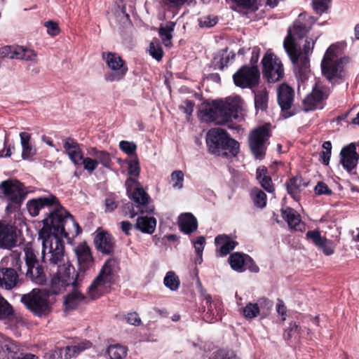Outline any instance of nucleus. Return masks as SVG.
<instances>
[{"mask_svg":"<svg viewBox=\"0 0 359 359\" xmlns=\"http://www.w3.org/2000/svg\"><path fill=\"white\" fill-rule=\"evenodd\" d=\"M294 98L293 89L287 84H281L278 88V101L281 109L290 108Z\"/></svg>","mask_w":359,"mask_h":359,"instance_id":"obj_30","label":"nucleus"},{"mask_svg":"<svg viewBox=\"0 0 359 359\" xmlns=\"http://www.w3.org/2000/svg\"><path fill=\"white\" fill-rule=\"evenodd\" d=\"M262 64L264 76L269 82H276L283 76L284 70L281 61L271 52L266 53Z\"/></svg>","mask_w":359,"mask_h":359,"instance_id":"obj_10","label":"nucleus"},{"mask_svg":"<svg viewBox=\"0 0 359 359\" xmlns=\"http://www.w3.org/2000/svg\"><path fill=\"white\" fill-rule=\"evenodd\" d=\"M18 282V274L15 269L2 267L0 269V286L6 290L13 288Z\"/></svg>","mask_w":359,"mask_h":359,"instance_id":"obj_26","label":"nucleus"},{"mask_svg":"<svg viewBox=\"0 0 359 359\" xmlns=\"http://www.w3.org/2000/svg\"><path fill=\"white\" fill-rule=\"evenodd\" d=\"M306 237L320 249L325 255L329 256L334 253V245L333 242L322 236L319 231H309L306 234Z\"/></svg>","mask_w":359,"mask_h":359,"instance_id":"obj_20","label":"nucleus"},{"mask_svg":"<svg viewBox=\"0 0 359 359\" xmlns=\"http://www.w3.org/2000/svg\"><path fill=\"white\" fill-rule=\"evenodd\" d=\"M330 0H313V6L315 11L318 14L325 13L327 8Z\"/></svg>","mask_w":359,"mask_h":359,"instance_id":"obj_53","label":"nucleus"},{"mask_svg":"<svg viewBox=\"0 0 359 359\" xmlns=\"http://www.w3.org/2000/svg\"><path fill=\"white\" fill-rule=\"evenodd\" d=\"M116 264L108 259L102 267L97 276L88 287V294L91 299H96L109 292L116 280Z\"/></svg>","mask_w":359,"mask_h":359,"instance_id":"obj_7","label":"nucleus"},{"mask_svg":"<svg viewBox=\"0 0 359 359\" xmlns=\"http://www.w3.org/2000/svg\"><path fill=\"white\" fill-rule=\"evenodd\" d=\"M215 242L219 248V252L221 256H226L231 250H233L238 243L232 240L230 237L226 235H219L215 239Z\"/></svg>","mask_w":359,"mask_h":359,"instance_id":"obj_33","label":"nucleus"},{"mask_svg":"<svg viewBox=\"0 0 359 359\" xmlns=\"http://www.w3.org/2000/svg\"><path fill=\"white\" fill-rule=\"evenodd\" d=\"M315 191L317 194H331V190L327 187V186L323 182H318L315 187Z\"/></svg>","mask_w":359,"mask_h":359,"instance_id":"obj_62","label":"nucleus"},{"mask_svg":"<svg viewBox=\"0 0 359 359\" xmlns=\"http://www.w3.org/2000/svg\"><path fill=\"white\" fill-rule=\"evenodd\" d=\"M281 212L283 217L291 229L300 231L304 229V224L302 222L300 215L294 209L283 208Z\"/></svg>","mask_w":359,"mask_h":359,"instance_id":"obj_28","label":"nucleus"},{"mask_svg":"<svg viewBox=\"0 0 359 359\" xmlns=\"http://www.w3.org/2000/svg\"><path fill=\"white\" fill-rule=\"evenodd\" d=\"M221 150H228L232 156H236L239 151V143L227 135Z\"/></svg>","mask_w":359,"mask_h":359,"instance_id":"obj_47","label":"nucleus"},{"mask_svg":"<svg viewBox=\"0 0 359 359\" xmlns=\"http://www.w3.org/2000/svg\"><path fill=\"white\" fill-rule=\"evenodd\" d=\"M163 284L170 290L176 291L180 287V280L174 271H169L164 277Z\"/></svg>","mask_w":359,"mask_h":359,"instance_id":"obj_42","label":"nucleus"},{"mask_svg":"<svg viewBox=\"0 0 359 359\" xmlns=\"http://www.w3.org/2000/svg\"><path fill=\"white\" fill-rule=\"evenodd\" d=\"M94 243L98 251L104 255H109L114 249V239L106 231H97L94 238Z\"/></svg>","mask_w":359,"mask_h":359,"instance_id":"obj_19","label":"nucleus"},{"mask_svg":"<svg viewBox=\"0 0 359 359\" xmlns=\"http://www.w3.org/2000/svg\"><path fill=\"white\" fill-rule=\"evenodd\" d=\"M269 137V130L266 126L258 127L250 133L249 145L256 158L261 159L264 156Z\"/></svg>","mask_w":359,"mask_h":359,"instance_id":"obj_9","label":"nucleus"},{"mask_svg":"<svg viewBox=\"0 0 359 359\" xmlns=\"http://www.w3.org/2000/svg\"><path fill=\"white\" fill-rule=\"evenodd\" d=\"M13 315L11 305L0 294V320L9 319Z\"/></svg>","mask_w":359,"mask_h":359,"instance_id":"obj_46","label":"nucleus"},{"mask_svg":"<svg viewBox=\"0 0 359 359\" xmlns=\"http://www.w3.org/2000/svg\"><path fill=\"white\" fill-rule=\"evenodd\" d=\"M156 226V219L154 217H139L135 227L144 233L151 234Z\"/></svg>","mask_w":359,"mask_h":359,"instance_id":"obj_34","label":"nucleus"},{"mask_svg":"<svg viewBox=\"0 0 359 359\" xmlns=\"http://www.w3.org/2000/svg\"><path fill=\"white\" fill-rule=\"evenodd\" d=\"M17 237L15 229L0 221V248L11 249L16 245Z\"/></svg>","mask_w":359,"mask_h":359,"instance_id":"obj_18","label":"nucleus"},{"mask_svg":"<svg viewBox=\"0 0 359 359\" xmlns=\"http://www.w3.org/2000/svg\"><path fill=\"white\" fill-rule=\"evenodd\" d=\"M184 174L182 170H175L171 173L170 181L174 189H181L183 187Z\"/></svg>","mask_w":359,"mask_h":359,"instance_id":"obj_48","label":"nucleus"},{"mask_svg":"<svg viewBox=\"0 0 359 359\" xmlns=\"http://www.w3.org/2000/svg\"><path fill=\"white\" fill-rule=\"evenodd\" d=\"M119 148L123 152L128 155H133L136 151L137 146L133 142L123 140L119 142Z\"/></svg>","mask_w":359,"mask_h":359,"instance_id":"obj_52","label":"nucleus"},{"mask_svg":"<svg viewBox=\"0 0 359 359\" xmlns=\"http://www.w3.org/2000/svg\"><path fill=\"white\" fill-rule=\"evenodd\" d=\"M26 275L32 282L38 285H43L46 281V276L43 268L39 264L27 268Z\"/></svg>","mask_w":359,"mask_h":359,"instance_id":"obj_36","label":"nucleus"},{"mask_svg":"<svg viewBox=\"0 0 359 359\" xmlns=\"http://www.w3.org/2000/svg\"><path fill=\"white\" fill-rule=\"evenodd\" d=\"M178 224L180 230L186 234H190L196 231L198 228L196 217L189 212L181 214L178 218Z\"/></svg>","mask_w":359,"mask_h":359,"instance_id":"obj_31","label":"nucleus"},{"mask_svg":"<svg viewBox=\"0 0 359 359\" xmlns=\"http://www.w3.org/2000/svg\"><path fill=\"white\" fill-rule=\"evenodd\" d=\"M44 26L47 28V32L52 36H55L59 34L60 29L57 23L53 21H47L44 23Z\"/></svg>","mask_w":359,"mask_h":359,"instance_id":"obj_57","label":"nucleus"},{"mask_svg":"<svg viewBox=\"0 0 359 359\" xmlns=\"http://www.w3.org/2000/svg\"><path fill=\"white\" fill-rule=\"evenodd\" d=\"M20 137L22 148V157L23 159H28L35 154V149L29 143L30 135L27 133L22 132L20 133Z\"/></svg>","mask_w":359,"mask_h":359,"instance_id":"obj_38","label":"nucleus"},{"mask_svg":"<svg viewBox=\"0 0 359 359\" xmlns=\"http://www.w3.org/2000/svg\"><path fill=\"white\" fill-rule=\"evenodd\" d=\"M53 208V210L43 220V226L39 235L68 238L69 233L76 236L81 232L79 224L59 201Z\"/></svg>","mask_w":359,"mask_h":359,"instance_id":"obj_4","label":"nucleus"},{"mask_svg":"<svg viewBox=\"0 0 359 359\" xmlns=\"http://www.w3.org/2000/svg\"><path fill=\"white\" fill-rule=\"evenodd\" d=\"M58 199L53 194L33 198L27 201V208L30 215L37 216L41 209L45 208H53L57 204Z\"/></svg>","mask_w":359,"mask_h":359,"instance_id":"obj_15","label":"nucleus"},{"mask_svg":"<svg viewBox=\"0 0 359 359\" xmlns=\"http://www.w3.org/2000/svg\"><path fill=\"white\" fill-rule=\"evenodd\" d=\"M315 22L316 19L313 17L305 13H300L292 27L289 28L287 36L283 43L284 48L294 65L295 75L302 83L309 79L310 66L309 56L313 52L315 41L318 36L314 38L306 37L302 50L297 41H301L306 36Z\"/></svg>","mask_w":359,"mask_h":359,"instance_id":"obj_1","label":"nucleus"},{"mask_svg":"<svg viewBox=\"0 0 359 359\" xmlns=\"http://www.w3.org/2000/svg\"><path fill=\"white\" fill-rule=\"evenodd\" d=\"M128 349L118 344L109 345L105 351L107 359H123L126 356Z\"/></svg>","mask_w":359,"mask_h":359,"instance_id":"obj_37","label":"nucleus"},{"mask_svg":"<svg viewBox=\"0 0 359 359\" xmlns=\"http://www.w3.org/2000/svg\"><path fill=\"white\" fill-rule=\"evenodd\" d=\"M92 343L90 341L83 339L72 342L64 348L65 359H69L77 357L81 353L90 348Z\"/></svg>","mask_w":359,"mask_h":359,"instance_id":"obj_29","label":"nucleus"},{"mask_svg":"<svg viewBox=\"0 0 359 359\" xmlns=\"http://www.w3.org/2000/svg\"><path fill=\"white\" fill-rule=\"evenodd\" d=\"M336 49L333 46H330L321 62L322 72L330 81L339 76L341 69V61L336 55Z\"/></svg>","mask_w":359,"mask_h":359,"instance_id":"obj_11","label":"nucleus"},{"mask_svg":"<svg viewBox=\"0 0 359 359\" xmlns=\"http://www.w3.org/2000/svg\"><path fill=\"white\" fill-rule=\"evenodd\" d=\"M226 131L222 128H212L207 134L206 142L211 153L220 155L221 147L227 137Z\"/></svg>","mask_w":359,"mask_h":359,"instance_id":"obj_16","label":"nucleus"},{"mask_svg":"<svg viewBox=\"0 0 359 359\" xmlns=\"http://www.w3.org/2000/svg\"><path fill=\"white\" fill-rule=\"evenodd\" d=\"M301 332V327L296 323L290 324L289 327L285 330L284 337L286 339H290L294 336L299 335Z\"/></svg>","mask_w":359,"mask_h":359,"instance_id":"obj_55","label":"nucleus"},{"mask_svg":"<svg viewBox=\"0 0 359 359\" xmlns=\"http://www.w3.org/2000/svg\"><path fill=\"white\" fill-rule=\"evenodd\" d=\"M272 304L265 298L259 299L257 303H248L245 306L240 309V313L246 319H253L260 314L261 309L263 306L271 307Z\"/></svg>","mask_w":359,"mask_h":359,"instance_id":"obj_23","label":"nucleus"},{"mask_svg":"<svg viewBox=\"0 0 359 359\" xmlns=\"http://www.w3.org/2000/svg\"><path fill=\"white\" fill-rule=\"evenodd\" d=\"M149 53L152 56V57L158 61L162 59L163 52L158 40H153L150 43L149 47Z\"/></svg>","mask_w":359,"mask_h":359,"instance_id":"obj_49","label":"nucleus"},{"mask_svg":"<svg viewBox=\"0 0 359 359\" xmlns=\"http://www.w3.org/2000/svg\"><path fill=\"white\" fill-rule=\"evenodd\" d=\"M307 186V182H304L300 176H295L289 180L286 183L288 194L298 201L299 193Z\"/></svg>","mask_w":359,"mask_h":359,"instance_id":"obj_32","label":"nucleus"},{"mask_svg":"<svg viewBox=\"0 0 359 359\" xmlns=\"http://www.w3.org/2000/svg\"><path fill=\"white\" fill-rule=\"evenodd\" d=\"M193 243L196 255L203 254L205 243V238L203 236H199L193 242Z\"/></svg>","mask_w":359,"mask_h":359,"instance_id":"obj_61","label":"nucleus"},{"mask_svg":"<svg viewBox=\"0 0 359 359\" xmlns=\"http://www.w3.org/2000/svg\"><path fill=\"white\" fill-rule=\"evenodd\" d=\"M124 319L127 323L135 326L140 325L142 322L138 314L135 312L128 313L125 316Z\"/></svg>","mask_w":359,"mask_h":359,"instance_id":"obj_59","label":"nucleus"},{"mask_svg":"<svg viewBox=\"0 0 359 359\" xmlns=\"http://www.w3.org/2000/svg\"><path fill=\"white\" fill-rule=\"evenodd\" d=\"M194 107V103L192 101L185 100L183 104L180 107V109H182L187 115L190 116L193 112Z\"/></svg>","mask_w":359,"mask_h":359,"instance_id":"obj_63","label":"nucleus"},{"mask_svg":"<svg viewBox=\"0 0 359 359\" xmlns=\"http://www.w3.org/2000/svg\"><path fill=\"white\" fill-rule=\"evenodd\" d=\"M81 164L83 166V169L89 173L93 172L97 168L96 161L93 157L90 156L88 157H83Z\"/></svg>","mask_w":359,"mask_h":359,"instance_id":"obj_51","label":"nucleus"},{"mask_svg":"<svg viewBox=\"0 0 359 359\" xmlns=\"http://www.w3.org/2000/svg\"><path fill=\"white\" fill-rule=\"evenodd\" d=\"M188 0H162L163 4L170 8H180Z\"/></svg>","mask_w":359,"mask_h":359,"instance_id":"obj_60","label":"nucleus"},{"mask_svg":"<svg viewBox=\"0 0 359 359\" xmlns=\"http://www.w3.org/2000/svg\"><path fill=\"white\" fill-rule=\"evenodd\" d=\"M62 270L65 271L62 279H60L59 275L53 276L50 280L49 289H34L22 296L21 302L34 316L39 318L48 316L53 310L50 296L57 294L64 291L67 286L75 284L76 271L69 266L62 268Z\"/></svg>","mask_w":359,"mask_h":359,"instance_id":"obj_2","label":"nucleus"},{"mask_svg":"<svg viewBox=\"0 0 359 359\" xmlns=\"http://www.w3.org/2000/svg\"><path fill=\"white\" fill-rule=\"evenodd\" d=\"M243 100L238 95L230 96L225 100L213 102L212 104L206 109L208 119L216 124L223 125L232 118H237L242 109Z\"/></svg>","mask_w":359,"mask_h":359,"instance_id":"obj_6","label":"nucleus"},{"mask_svg":"<svg viewBox=\"0 0 359 359\" xmlns=\"http://www.w3.org/2000/svg\"><path fill=\"white\" fill-rule=\"evenodd\" d=\"M20 253L18 251H13L8 256L5 257L2 261L1 264L10 265V267L15 268L20 270L21 268Z\"/></svg>","mask_w":359,"mask_h":359,"instance_id":"obj_43","label":"nucleus"},{"mask_svg":"<svg viewBox=\"0 0 359 359\" xmlns=\"http://www.w3.org/2000/svg\"><path fill=\"white\" fill-rule=\"evenodd\" d=\"M256 178L260 185L268 192L274 191L273 184L271 177L268 175L267 169L264 166H259L257 169Z\"/></svg>","mask_w":359,"mask_h":359,"instance_id":"obj_35","label":"nucleus"},{"mask_svg":"<svg viewBox=\"0 0 359 359\" xmlns=\"http://www.w3.org/2000/svg\"><path fill=\"white\" fill-rule=\"evenodd\" d=\"M74 252L77 257L80 269L86 271L93 266L94 261L90 249L86 243L78 245L75 248Z\"/></svg>","mask_w":359,"mask_h":359,"instance_id":"obj_22","label":"nucleus"},{"mask_svg":"<svg viewBox=\"0 0 359 359\" xmlns=\"http://www.w3.org/2000/svg\"><path fill=\"white\" fill-rule=\"evenodd\" d=\"M16 47L4 46L0 49V57H9L10 59H15Z\"/></svg>","mask_w":359,"mask_h":359,"instance_id":"obj_58","label":"nucleus"},{"mask_svg":"<svg viewBox=\"0 0 359 359\" xmlns=\"http://www.w3.org/2000/svg\"><path fill=\"white\" fill-rule=\"evenodd\" d=\"M251 198L255 206L263 208L266 205V195L259 189H253L250 192Z\"/></svg>","mask_w":359,"mask_h":359,"instance_id":"obj_45","label":"nucleus"},{"mask_svg":"<svg viewBox=\"0 0 359 359\" xmlns=\"http://www.w3.org/2000/svg\"><path fill=\"white\" fill-rule=\"evenodd\" d=\"M102 60L105 62L110 72L104 75V79L109 82L119 81L124 79L128 68L126 61L120 55L115 53H103Z\"/></svg>","mask_w":359,"mask_h":359,"instance_id":"obj_8","label":"nucleus"},{"mask_svg":"<svg viewBox=\"0 0 359 359\" xmlns=\"http://www.w3.org/2000/svg\"><path fill=\"white\" fill-rule=\"evenodd\" d=\"M175 23L173 22H168L164 26H161L159 29V36L165 46L171 45L172 38V32L174 30Z\"/></svg>","mask_w":359,"mask_h":359,"instance_id":"obj_41","label":"nucleus"},{"mask_svg":"<svg viewBox=\"0 0 359 359\" xmlns=\"http://www.w3.org/2000/svg\"><path fill=\"white\" fill-rule=\"evenodd\" d=\"M229 262L233 270L241 273L245 271L247 268H250L253 260L246 254L234 252L229 257Z\"/></svg>","mask_w":359,"mask_h":359,"instance_id":"obj_24","label":"nucleus"},{"mask_svg":"<svg viewBox=\"0 0 359 359\" xmlns=\"http://www.w3.org/2000/svg\"><path fill=\"white\" fill-rule=\"evenodd\" d=\"M45 359H65L64 348H57L46 352L44 355Z\"/></svg>","mask_w":359,"mask_h":359,"instance_id":"obj_54","label":"nucleus"},{"mask_svg":"<svg viewBox=\"0 0 359 359\" xmlns=\"http://www.w3.org/2000/svg\"><path fill=\"white\" fill-rule=\"evenodd\" d=\"M0 189L10 201L15 203L22 202L28 193L30 192V190L16 180H10L1 182Z\"/></svg>","mask_w":359,"mask_h":359,"instance_id":"obj_13","label":"nucleus"},{"mask_svg":"<svg viewBox=\"0 0 359 359\" xmlns=\"http://www.w3.org/2000/svg\"><path fill=\"white\" fill-rule=\"evenodd\" d=\"M20 348L18 341L0 334V359H17Z\"/></svg>","mask_w":359,"mask_h":359,"instance_id":"obj_17","label":"nucleus"},{"mask_svg":"<svg viewBox=\"0 0 359 359\" xmlns=\"http://www.w3.org/2000/svg\"><path fill=\"white\" fill-rule=\"evenodd\" d=\"M217 22V18L213 15H207L201 17L199 19V25L201 27H211Z\"/></svg>","mask_w":359,"mask_h":359,"instance_id":"obj_56","label":"nucleus"},{"mask_svg":"<svg viewBox=\"0 0 359 359\" xmlns=\"http://www.w3.org/2000/svg\"><path fill=\"white\" fill-rule=\"evenodd\" d=\"M15 60H21L35 62L37 53L32 49L23 46H17L15 50Z\"/></svg>","mask_w":359,"mask_h":359,"instance_id":"obj_39","label":"nucleus"},{"mask_svg":"<svg viewBox=\"0 0 359 359\" xmlns=\"http://www.w3.org/2000/svg\"><path fill=\"white\" fill-rule=\"evenodd\" d=\"M65 237H57L54 235L45 236L39 235V238L42 241V259L43 262L48 265L57 266V272L54 276H60V279L65 274V271L62 270L63 267H74L69 262H65Z\"/></svg>","mask_w":359,"mask_h":359,"instance_id":"obj_5","label":"nucleus"},{"mask_svg":"<svg viewBox=\"0 0 359 359\" xmlns=\"http://www.w3.org/2000/svg\"><path fill=\"white\" fill-rule=\"evenodd\" d=\"M87 154L93 157L97 162V165H101L107 170H111L112 160L111 154L104 151L99 150L96 147H89L87 149Z\"/></svg>","mask_w":359,"mask_h":359,"instance_id":"obj_27","label":"nucleus"},{"mask_svg":"<svg viewBox=\"0 0 359 359\" xmlns=\"http://www.w3.org/2000/svg\"><path fill=\"white\" fill-rule=\"evenodd\" d=\"M84 299L83 295L78 290H74L65 297L64 304L67 309H73Z\"/></svg>","mask_w":359,"mask_h":359,"instance_id":"obj_40","label":"nucleus"},{"mask_svg":"<svg viewBox=\"0 0 359 359\" xmlns=\"http://www.w3.org/2000/svg\"><path fill=\"white\" fill-rule=\"evenodd\" d=\"M340 156V162L348 172H351L356 167L359 156L354 144L344 147L341 151Z\"/></svg>","mask_w":359,"mask_h":359,"instance_id":"obj_21","label":"nucleus"},{"mask_svg":"<svg viewBox=\"0 0 359 359\" xmlns=\"http://www.w3.org/2000/svg\"><path fill=\"white\" fill-rule=\"evenodd\" d=\"M268 93L265 89L255 92V104L257 109L264 110L267 107Z\"/></svg>","mask_w":359,"mask_h":359,"instance_id":"obj_44","label":"nucleus"},{"mask_svg":"<svg viewBox=\"0 0 359 359\" xmlns=\"http://www.w3.org/2000/svg\"><path fill=\"white\" fill-rule=\"evenodd\" d=\"M233 79L236 86L251 88L258 83L259 71L257 66H243L233 74Z\"/></svg>","mask_w":359,"mask_h":359,"instance_id":"obj_12","label":"nucleus"},{"mask_svg":"<svg viewBox=\"0 0 359 359\" xmlns=\"http://www.w3.org/2000/svg\"><path fill=\"white\" fill-rule=\"evenodd\" d=\"M276 310L278 314L282 316L283 320H285V316L287 312L286 306L283 300L278 299L276 305Z\"/></svg>","mask_w":359,"mask_h":359,"instance_id":"obj_64","label":"nucleus"},{"mask_svg":"<svg viewBox=\"0 0 359 359\" xmlns=\"http://www.w3.org/2000/svg\"><path fill=\"white\" fill-rule=\"evenodd\" d=\"M329 93L328 88L321 83H316L313 87L312 92L303 101L304 110L308 111L318 107L321 102L328 97Z\"/></svg>","mask_w":359,"mask_h":359,"instance_id":"obj_14","label":"nucleus"},{"mask_svg":"<svg viewBox=\"0 0 359 359\" xmlns=\"http://www.w3.org/2000/svg\"><path fill=\"white\" fill-rule=\"evenodd\" d=\"M64 149L69 159L75 165H81L83 154L80 145L76 141L72 138L66 139L64 143Z\"/></svg>","mask_w":359,"mask_h":359,"instance_id":"obj_25","label":"nucleus"},{"mask_svg":"<svg viewBox=\"0 0 359 359\" xmlns=\"http://www.w3.org/2000/svg\"><path fill=\"white\" fill-rule=\"evenodd\" d=\"M24 251L26 265L27 268L39 264L35 252L31 247L27 245L25 248Z\"/></svg>","mask_w":359,"mask_h":359,"instance_id":"obj_50","label":"nucleus"},{"mask_svg":"<svg viewBox=\"0 0 359 359\" xmlns=\"http://www.w3.org/2000/svg\"><path fill=\"white\" fill-rule=\"evenodd\" d=\"M140 172V167L138 160L136 158L130 160L128 162V174L130 177L126 182V187L128 195L135 203L137 210H135L134 205L131 203L126 204L123 209V214L130 218L135 217L138 212L149 213L154 210V208L149 204L150 200L149 195L136 180Z\"/></svg>","mask_w":359,"mask_h":359,"instance_id":"obj_3","label":"nucleus"}]
</instances>
